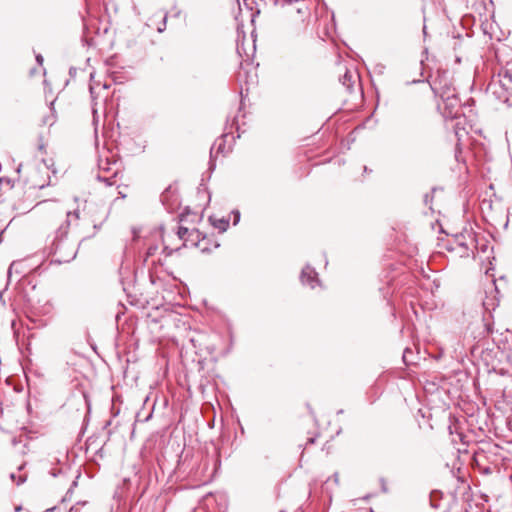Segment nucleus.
<instances>
[{"label":"nucleus","instance_id":"obj_25","mask_svg":"<svg viewBox=\"0 0 512 512\" xmlns=\"http://www.w3.org/2000/svg\"><path fill=\"white\" fill-rule=\"evenodd\" d=\"M239 217H240V214H239V213H237V214H236V219H235V221H234V223H235V224L237 223V221H238Z\"/></svg>","mask_w":512,"mask_h":512},{"label":"nucleus","instance_id":"obj_9","mask_svg":"<svg viewBox=\"0 0 512 512\" xmlns=\"http://www.w3.org/2000/svg\"><path fill=\"white\" fill-rule=\"evenodd\" d=\"M219 246V243L213 237L202 235L200 241L198 242L197 249L202 253H210L214 249H217Z\"/></svg>","mask_w":512,"mask_h":512},{"label":"nucleus","instance_id":"obj_14","mask_svg":"<svg viewBox=\"0 0 512 512\" xmlns=\"http://www.w3.org/2000/svg\"><path fill=\"white\" fill-rule=\"evenodd\" d=\"M23 266H24V263L22 261L13 262L8 269V276L11 277L14 272L22 273Z\"/></svg>","mask_w":512,"mask_h":512},{"label":"nucleus","instance_id":"obj_12","mask_svg":"<svg viewBox=\"0 0 512 512\" xmlns=\"http://www.w3.org/2000/svg\"><path fill=\"white\" fill-rule=\"evenodd\" d=\"M23 467H24V465H20L18 467V471L17 472L10 474L11 480L14 483H16V485L23 484L26 481V479H27V474L22 472Z\"/></svg>","mask_w":512,"mask_h":512},{"label":"nucleus","instance_id":"obj_15","mask_svg":"<svg viewBox=\"0 0 512 512\" xmlns=\"http://www.w3.org/2000/svg\"><path fill=\"white\" fill-rule=\"evenodd\" d=\"M100 86H101L100 81L95 80L94 75H91L90 92L92 94L98 93L97 90L99 89Z\"/></svg>","mask_w":512,"mask_h":512},{"label":"nucleus","instance_id":"obj_17","mask_svg":"<svg viewBox=\"0 0 512 512\" xmlns=\"http://www.w3.org/2000/svg\"><path fill=\"white\" fill-rule=\"evenodd\" d=\"M32 183L35 187L43 188L47 182H46V179H42V180L32 179Z\"/></svg>","mask_w":512,"mask_h":512},{"label":"nucleus","instance_id":"obj_3","mask_svg":"<svg viewBox=\"0 0 512 512\" xmlns=\"http://www.w3.org/2000/svg\"><path fill=\"white\" fill-rule=\"evenodd\" d=\"M475 243L474 233L466 231L448 240L447 250L453 253L455 257L468 258L470 255H474Z\"/></svg>","mask_w":512,"mask_h":512},{"label":"nucleus","instance_id":"obj_30","mask_svg":"<svg viewBox=\"0 0 512 512\" xmlns=\"http://www.w3.org/2000/svg\"><path fill=\"white\" fill-rule=\"evenodd\" d=\"M122 198H125L124 192H120Z\"/></svg>","mask_w":512,"mask_h":512},{"label":"nucleus","instance_id":"obj_26","mask_svg":"<svg viewBox=\"0 0 512 512\" xmlns=\"http://www.w3.org/2000/svg\"><path fill=\"white\" fill-rule=\"evenodd\" d=\"M150 278H151V281H152L153 283H155V279H154L153 274H150Z\"/></svg>","mask_w":512,"mask_h":512},{"label":"nucleus","instance_id":"obj_5","mask_svg":"<svg viewBox=\"0 0 512 512\" xmlns=\"http://www.w3.org/2000/svg\"><path fill=\"white\" fill-rule=\"evenodd\" d=\"M186 218H180V225L177 229V236L180 240L183 241V246L185 247H198V242L202 237V233L196 227H190L185 225Z\"/></svg>","mask_w":512,"mask_h":512},{"label":"nucleus","instance_id":"obj_10","mask_svg":"<svg viewBox=\"0 0 512 512\" xmlns=\"http://www.w3.org/2000/svg\"><path fill=\"white\" fill-rule=\"evenodd\" d=\"M229 151H230V146H228V147L226 146L225 137H221V138L217 139L215 141V143L213 144V146L211 148V156L216 159L219 155L224 156Z\"/></svg>","mask_w":512,"mask_h":512},{"label":"nucleus","instance_id":"obj_2","mask_svg":"<svg viewBox=\"0 0 512 512\" xmlns=\"http://www.w3.org/2000/svg\"><path fill=\"white\" fill-rule=\"evenodd\" d=\"M429 83L434 94L442 99L443 104L439 105V109L444 118L454 120L465 116L448 72L438 70L435 75L430 76Z\"/></svg>","mask_w":512,"mask_h":512},{"label":"nucleus","instance_id":"obj_18","mask_svg":"<svg viewBox=\"0 0 512 512\" xmlns=\"http://www.w3.org/2000/svg\"><path fill=\"white\" fill-rule=\"evenodd\" d=\"M166 20H167V15L165 14V15H163V17H162V26H158V27H157V31H158V32H162V31H164V29H165V27H166Z\"/></svg>","mask_w":512,"mask_h":512},{"label":"nucleus","instance_id":"obj_1","mask_svg":"<svg viewBox=\"0 0 512 512\" xmlns=\"http://www.w3.org/2000/svg\"><path fill=\"white\" fill-rule=\"evenodd\" d=\"M316 0H282L278 22L280 26L291 36H301L317 18Z\"/></svg>","mask_w":512,"mask_h":512},{"label":"nucleus","instance_id":"obj_20","mask_svg":"<svg viewBox=\"0 0 512 512\" xmlns=\"http://www.w3.org/2000/svg\"><path fill=\"white\" fill-rule=\"evenodd\" d=\"M157 250V247H149L147 250V258L152 257Z\"/></svg>","mask_w":512,"mask_h":512},{"label":"nucleus","instance_id":"obj_7","mask_svg":"<svg viewBox=\"0 0 512 512\" xmlns=\"http://www.w3.org/2000/svg\"><path fill=\"white\" fill-rule=\"evenodd\" d=\"M64 237V232L59 229L56 231L55 237L52 240V243L49 247V255L52 257L51 262H56L58 264H61L62 260L61 258H55L58 252L61 251L62 247V239Z\"/></svg>","mask_w":512,"mask_h":512},{"label":"nucleus","instance_id":"obj_27","mask_svg":"<svg viewBox=\"0 0 512 512\" xmlns=\"http://www.w3.org/2000/svg\"><path fill=\"white\" fill-rule=\"evenodd\" d=\"M304 156L307 158V160L311 159V157H310V156H308V155L306 154V152H304Z\"/></svg>","mask_w":512,"mask_h":512},{"label":"nucleus","instance_id":"obj_19","mask_svg":"<svg viewBox=\"0 0 512 512\" xmlns=\"http://www.w3.org/2000/svg\"><path fill=\"white\" fill-rule=\"evenodd\" d=\"M317 438H318V434H315V435H313L311 437H308L307 438V442H306V446L314 444L316 442Z\"/></svg>","mask_w":512,"mask_h":512},{"label":"nucleus","instance_id":"obj_22","mask_svg":"<svg viewBox=\"0 0 512 512\" xmlns=\"http://www.w3.org/2000/svg\"><path fill=\"white\" fill-rule=\"evenodd\" d=\"M44 172L46 174V177L49 178V175H48V167L45 165L44 166Z\"/></svg>","mask_w":512,"mask_h":512},{"label":"nucleus","instance_id":"obj_6","mask_svg":"<svg viewBox=\"0 0 512 512\" xmlns=\"http://www.w3.org/2000/svg\"><path fill=\"white\" fill-rule=\"evenodd\" d=\"M456 122L453 125V134L455 137V157L458 160L462 153V148L469 135V122L465 116L459 119H454Z\"/></svg>","mask_w":512,"mask_h":512},{"label":"nucleus","instance_id":"obj_13","mask_svg":"<svg viewBox=\"0 0 512 512\" xmlns=\"http://www.w3.org/2000/svg\"><path fill=\"white\" fill-rule=\"evenodd\" d=\"M210 221L213 227L218 229L219 232H224L229 227V221L224 218L216 219L215 217H210Z\"/></svg>","mask_w":512,"mask_h":512},{"label":"nucleus","instance_id":"obj_28","mask_svg":"<svg viewBox=\"0 0 512 512\" xmlns=\"http://www.w3.org/2000/svg\"><path fill=\"white\" fill-rule=\"evenodd\" d=\"M112 80L116 83L117 82V79L115 76H113Z\"/></svg>","mask_w":512,"mask_h":512},{"label":"nucleus","instance_id":"obj_23","mask_svg":"<svg viewBox=\"0 0 512 512\" xmlns=\"http://www.w3.org/2000/svg\"><path fill=\"white\" fill-rule=\"evenodd\" d=\"M103 89H108L110 87V84H108L107 82H105L103 85H102Z\"/></svg>","mask_w":512,"mask_h":512},{"label":"nucleus","instance_id":"obj_24","mask_svg":"<svg viewBox=\"0 0 512 512\" xmlns=\"http://www.w3.org/2000/svg\"><path fill=\"white\" fill-rule=\"evenodd\" d=\"M58 473H60V471H58V472H55L54 470L51 471L52 476H57Z\"/></svg>","mask_w":512,"mask_h":512},{"label":"nucleus","instance_id":"obj_29","mask_svg":"<svg viewBox=\"0 0 512 512\" xmlns=\"http://www.w3.org/2000/svg\"><path fill=\"white\" fill-rule=\"evenodd\" d=\"M122 198H125L124 192H120Z\"/></svg>","mask_w":512,"mask_h":512},{"label":"nucleus","instance_id":"obj_21","mask_svg":"<svg viewBox=\"0 0 512 512\" xmlns=\"http://www.w3.org/2000/svg\"><path fill=\"white\" fill-rule=\"evenodd\" d=\"M36 60H37V62L41 65V64H42V62H43V57H42L41 55H37V56H36Z\"/></svg>","mask_w":512,"mask_h":512},{"label":"nucleus","instance_id":"obj_8","mask_svg":"<svg viewBox=\"0 0 512 512\" xmlns=\"http://www.w3.org/2000/svg\"><path fill=\"white\" fill-rule=\"evenodd\" d=\"M300 279L302 284L308 285L311 288H315L319 283L317 272L310 266L303 268Z\"/></svg>","mask_w":512,"mask_h":512},{"label":"nucleus","instance_id":"obj_4","mask_svg":"<svg viewBox=\"0 0 512 512\" xmlns=\"http://www.w3.org/2000/svg\"><path fill=\"white\" fill-rule=\"evenodd\" d=\"M492 94L501 102L512 105V68L500 73L489 84Z\"/></svg>","mask_w":512,"mask_h":512},{"label":"nucleus","instance_id":"obj_11","mask_svg":"<svg viewBox=\"0 0 512 512\" xmlns=\"http://www.w3.org/2000/svg\"><path fill=\"white\" fill-rule=\"evenodd\" d=\"M357 75L347 68H344V74L341 76L340 81L347 89H352L356 83Z\"/></svg>","mask_w":512,"mask_h":512},{"label":"nucleus","instance_id":"obj_16","mask_svg":"<svg viewBox=\"0 0 512 512\" xmlns=\"http://www.w3.org/2000/svg\"><path fill=\"white\" fill-rule=\"evenodd\" d=\"M116 176H117V172H115V173L113 174V176H112V177H110V178H103L102 176H98V179H99V180L104 181L107 185L111 186V185L115 184V181H114L113 179H114Z\"/></svg>","mask_w":512,"mask_h":512}]
</instances>
